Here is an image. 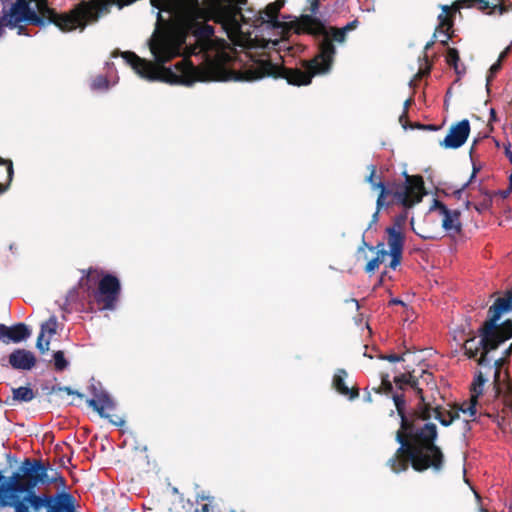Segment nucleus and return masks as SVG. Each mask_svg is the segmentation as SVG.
<instances>
[{
	"label": "nucleus",
	"mask_w": 512,
	"mask_h": 512,
	"mask_svg": "<svg viewBox=\"0 0 512 512\" xmlns=\"http://www.w3.org/2000/svg\"><path fill=\"white\" fill-rule=\"evenodd\" d=\"M366 400H367V401H371V396H370V395H368V396L366 397Z\"/></svg>",
	"instance_id": "61"
},
{
	"label": "nucleus",
	"mask_w": 512,
	"mask_h": 512,
	"mask_svg": "<svg viewBox=\"0 0 512 512\" xmlns=\"http://www.w3.org/2000/svg\"><path fill=\"white\" fill-rule=\"evenodd\" d=\"M480 512H488V510L484 509L483 507H480Z\"/></svg>",
	"instance_id": "59"
},
{
	"label": "nucleus",
	"mask_w": 512,
	"mask_h": 512,
	"mask_svg": "<svg viewBox=\"0 0 512 512\" xmlns=\"http://www.w3.org/2000/svg\"><path fill=\"white\" fill-rule=\"evenodd\" d=\"M436 419H438L443 426H449L453 422L452 417L446 418L440 412H437Z\"/></svg>",
	"instance_id": "36"
},
{
	"label": "nucleus",
	"mask_w": 512,
	"mask_h": 512,
	"mask_svg": "<svg viewBox=\"0 0 512 512\" xmlns=\"http://www.w3.org/2000/svg\"><path fill=\"white\" fill-rule=\"evenodd\" d=\"M502 67V62L500 61H496L489 69L488 71V74L486 76V88H487V91H489V86H490V83L492 81V79L494 78L495 74L501 69Z\"/></svg>",
	"instance_id": "28"
},
{
	"label": "nucleus",
	"mask_w": 512,
	"mask_h": 512,
	"mask_svg": "<svg viewBox=\"0 0 512 512\" xmlns=\"http://www.w3.org/2000/svg\"><path fill=\"white\" fill-rule=\"evenodd\" d=\"M446 61L447 63L454 68L455 72L460 75L461 72L459 70V53L457 49L448 47L446 51Z\"/></svg>",
	"instance_id": "20"
},
{
	"label": "nucleus",
	"mask_w": 512,
	"mask_h": 512,
	"mask_svg": "<svg viewBox=\"0 0 512 512\" xmlns=\"http://www.w3.org/2000/svg\"><path fill=\"white\" fill-rule=\"evenodd\" d=\"M388 235L389 255L391 256V262L389 267L396 269L401 262L402 252L404 248V235L401 232V223L399 220L395 221L393 226L386 228Z\"/></svg>",
	"instance_id": "8"
},
{
	"label": "nucleus",
	"mask_w": 512,
	"mask_h": 512,
	"mask_svg": "<svg viewBox=\"0 0 512 512\" xmlns=\"http://www.w3.org/2000/svg\"><path fill=\"white\" fill-rule=\"evenodd\" d=\"M512 311V289L506 293L505 297L497 298L494 304L489 308L488 314L492 321L498 323L501 315Z\"/></svg>",
	"instance_id": "14"
},
{
	"label": "nucleus",
	"mask_w": 512,
	"mask_h": 512,
	"mask_svg": "<svg viewBox=\"0 0 512 512\" xmlns=\"http://www.w3.org/2000/svg\"><path fill=\"white\" fill-rule=\"evenodd\" d=\"M4 27H7V23L4 20V15L0 18V37L2 36L4 32Z\"/></svg>",
	"instance_id": "44"
},
{
	"label": "nucleus",
	"mask_w": 512,
	"mask_h": 512,
	"mask_svg": "<svg viewBox=\"0 0 512 512\" xmlns=\"http://www.w3.org/2000/svg\"><path fill=\"white\" fill-rule=\"evenodd\" d=\"M309 10H310V14H303V15H301V17L299 19V22H298V30H299V32L304 33V29H303V27L301 25L302 17H304V16L316 17V15L318 13V10H319V0H311Z\"/></svg>",
	"instance_id": "26"
},
{
	"label": "nucleus",
	"mask_w": 512,
	"mask_h": 512,
	"mask_svg": "<svg viewBox=\"0 0 512 512\" xmlns=\"http://www.w3.org/2000/svg\"><path fill=\"white\" fill-rule=\"evenodd\" d=\"M487 379L483 376V374L481 372L478 373V375L476 376L475 378V381H474V393L479 395L482 393V388L484 386V384L486 383Z\"/></svg>",
	"instance_id": "30"
},
{
	"label": "nucleus",
	"mask_w": 512,
	"mask_h": 512,
	"mask_svg": "<svg viewBox=\"0 0 512 512\" xmlns=\"http://www.w3.org/2000/svg\"><path fill=\"white\" fill-rule=\"evenodd\" d=\"M57 328V318L55 316H51L48 321L41 325L42 332H48L50 335H54L56 333Z\"/></svg>",
	"instance_id": "25"
},
{
	"label": "nucleus",
	"mask_w": 512,
	"mask_h": 512,
	"mask_svg": "<svg viewBox=\"0 0 512 512\" xmlns=\"http://www.w3.org/2000/svg\"><path fill=\"white\" fill-rule=\"evenodd\" d=\"M421 378L423 381L427 382L432 378V375L431 373L427 372V371H423L422 372V375H421Z\"/></svg>",
	"instance_id": "46"
},
{
	"label": "nucleus",
	"mask_w": 512,
	"mask_h": 512,
	"mask_svg": "<svg viewBox=\"0 0 512 512\" xmlns=\"http://www.w3.org/2000/svg\"><path fill=\"white\" fill-rule=\"evenodd\" d=\"M433 43H434V41H433V40H432V41H430V42H428V43L425 45V50L427 51L428 49H430V48H431V46L433 45Z\"/></svg>",
	"instance_id": "53"
},
{
	"label": "nucleus",
	"mask_w": 512,
	"mask_h": 512,
	"mask_svg": "<svg viewBox=\"0 0 512 512\" xmlns=\"http://www.w3.org/2000/svg\"><path fill=\"white\" fill-rule=\"evenodd\" d=\"M156 13V27L149 38V49L156 67L149 61V81L161 80L170 84L192 86L208 78L188 59L182 58L173 66H166L171 59L182 55L187 37L206 40L214 35L208 21L220 25L233 48L218 53L217 64L223 70L215 80L255 81L264 77L284 78L295 86L308 85L316 75L328 74L337 53L334 43L344 44L347 34L355 30L357 19L342 28H335L317 17L304 16L301 25L304 33L317 41L318 52L300 67L286 68L279 65L280 50L287 42L253 36L264 24L278 28V12L284 0L270 3L263 11L247 17L242 5L247 0H150Z\"/></svg>",
	"instance_id": "1"
},
{
	"label": "nucleus",
	"mask_w": 512,
	"mask_h": 512,
	"mask_svg": "<svg viewBox=\"0 0 512 512\" xmlns=\"http://www.w3.org/2000/svg\"><path fill=\"white\" fill-rule=\"evenodd\" d=\"M505 357H508L512 354V343L510 344V346L505 350Z\"/></svg>",
	"instance_id": "50"
},
{
	"label": "nucleus",
	"mask_w": 512,
	"mask_h": 512,
	"mask_svg": "<svg viewBox=\"0 0 512 512\" xmlns=\"http://www.w3.org/2000/svg\"><path fill=\"white\" fill-rule=\"evenodd\" d=\"M121 292L119 279L106 274L99 281L98 288L94 292V298L97 304L101 305L100 310H115L117 301Z\"/></svg>",
	"instance_id": "6"
},
{
	"label": "nucleus",
	"mask_w": 512,
	"mask_h": 512,
	"mask_svg": "<svg viewBox=\"0 0 512 512\" xmlns=\"http://www.w3.org/2000/svg\"><path fill=\"white\" fill-rule=\"evenodd\" d=\"M0 165H5L7 170V178L8 181L6 184H0V193H4L8 190L10 187V184L14 177V168H13V162L10 159H4L0 157Z\"/></svg>",
	"instance_id": "18"
},
{
	"label": "nucleus",
	"mask_w": 512,
	"mask_h": 512,
	"mask_svg": "<svg viewBox=\"0 0 512 512\" xmlns=\"http://www.w3.org/2000/svg\"><path fill=\"white\" fill-rule=\"evenodd\" d=\"M511 51V47L508 46L506 47L499 55L498 57V60L497 61H500V62H503V60L508 56V54L510 53Z\"/></svg>",
	"instance_id": "40"
},
{
	"label": "nucleus",
	"mask_w": 512,
	"mask_h": 512,
	"mask_svg": "<svg viewBox=\"0 0 512 512\" xmlns=\"http://www.w3.org/2000/svg\"><path fill=\"white\" fill-rule=\"evenodd\" d=\"M449 28L450 27L448 26H441V24H439L434 33V37H441L439 41L444 46L448 45V41L451 38L450 34L448 33Z\"/></svg>",
	"instance_id": "24"
},
{
	"label": "nucleus",
	"mask_w": 512,
	"mask_h": 512,
	"mask_svg": "<svg viewBox=\"0 0 512 512\" xmlns=\"http://www.w3.org/2000/svg\"><path fill=\"white\" fill-rule=\"evenodd\" d=\"M500 361H501V359L494 360V366L496 367V370H495V375L496 376L498 375V369H499V366H500Z\"/></svg>",
	"instance_id": "49"
},
{
	"label": "nucleus",
	"mask_w": 512,
	"mask_h": 512,
	"mask_svg": "<svg viewBox=\"0 0 512 512\" xmlns=\"http://www.w3.org/2000/svg\"><path fill=\"white\" fill-rule=\"evenodd\" d=\"M112 66H113V63H110V62H107V63H106V67H107V69H108V70H109Z\"/></svg>",
	"instance_id": "57"
},
{
	"label": "nucleus",
	"mask_w": 512,
	"mask_h": 512,
	"mask_svg": "<svg viewBox=\"0 0 512 512\" xmlns=\"http://www.w3.org/2000/svg\"><path fill=\"white\" fill-rule=\"evenodd\" d=\"M387 390L391 391L393 389L392 384L390 382L386 383Z\"/></svg>",
	"instance_id": "55"
},
{
	"label": "nucleus",
	"mask_w": 512,
	"mask_h": 512,
	"mask_svg": "<svg viewBox=\"0 0 512 512\" xmlns=\"http://www.w3.org/2000/svg\"><path fill=\"white\" fill-rule=\"evenodd\" d=\"M9 364L16 370H31L36 363L34 354L26 349H15L9 355Z\"/></svg>",
	"instance_id": "12"
},
{
	"label": "nucleus",
	"mask_w": 512,
	"mask_h": 512,
	"mask_svg": "<svg viewBox=\"0 0 512 512\" xmlns=\"http://www.w3.org/2000/svg\"><path fill=\"white\" fill-rule=\"evenodd\" d=\"M364 356L369 357V358H373L372 355H368L367 353H364Z\"/></svg>",
	"instance_id": "60"
},
{
	"label": "nucleus",
	"mask_w": 512,
	"mask_h": 512,
	"mask_svg": "<svg viewBox=\"0 0 512 512\" xmlns=\"http://www.w3.org/2000/svg\"><path fill=\"white\" fill-rule=\"evenodd\" d=\"M495 3H494V7H499L500 9V13H504L506 11V8L504 7V4H503V1L504 0H493Z\"/></svg>",
	"instance_id": "42"
},
{
	"label": "nucleus",
	"mask_w": 512,
	"mask_h": 512,
	"mask_svg": "<svg viewBox=\"0 0 512 512\" xmlns=\"http://www.w3.org/2000/svg\"><path fill=\"white\" fill-rule=\"evenodd\" d=\"M442 13L438 16L439 24L441 26H452V22L449 20L447 13L449 12V6L448 5H442L441 6Z\"/></svg>",
	"instance_id": "29"
},
{
	"label": "nucleus",
	"mask_w": 512,
	"mask_h": 512,
	"mask_svg": "<svg viewBox=\"0 0 512 512\" xmlns=\"http://www.w3.org/2000/svg\"><path fill=\"white\" fill-rule=\"evenodd\" d=\"M232 512H235V511H232Z\"/></svg>",
	"instance_id": "63"
},
{
	"label": "nucleus",
	"mask_w": 512,
	"mask_h": 512,
	"mask_svg": "<svg viewBox=\"0 0 512 512\" xmlns=\"http://www.w3.org/2000/svg\"><path fill=\"white\" fill-rule=\"evenodd\" d=\"M413 83H414V81H413V80H410L409 85H410V86H412V85H413Z\"/></svg>",
	"instance_id": "62"
},
{
	"label": "nucleus",
	"mask_w": 512,
	"mask_h": 512,
	"mask_svg": "<svg viewBox=\"0 0 512 512\" xmlns=\"http://www.w3.org/2000/svg\"><path fill=\"white\" fill-rule=\"evenodd\" d=\"M378 220H379V210L377 209V210L373 213L372 218H371V221H370V223H369V225H368V227H367L366 231H367V230H369V229H371V228H372V226L378 222Z\"/></svg>",
	"instance_id": "38"
},
{
	"label": "nucleus",
	"mask_w": 512,
	"mask_h": 512,
	"mask_svg": "<svg viewBox=\"0 0 512 512\" xmlns=\"http://www.w3.org/2000/svg\"><path fill=\"white\" fill-rule=\"evenodd\" d=\"M469 134L470 122L467 119H463L451 126L444 140L440 142V145L450 149L460 148L466 142Z\"/></svg>",
	"instance_id": "10"
},
{
	"label": "nucleus",
	"mask_w": 512,
	"mask_h": 512,
	"mask_svg": "<svg viewBox=\"0 0 512 512\" xmlns=\"http://www.w3.org/2000/svg\"><path fill=\"white\" fill-rule=\"evenodd\" d=\"M77 295V290L75 288L71 289L66 297V302L73 301Z\"/></svg>",
	"instance_id": "41"
},
{
	"label": "nucleus",
	"mask_w": 512,
	"mask_h": 512,
	"mask_svg": "<svg viewBox=\"0 0 512 512\" xmlns=\"http://www.w3.org/2000/svg\"><path fill=\"white\" fill-rule=\"evenodd\" d=\"M405 181L397 186L394 195L395 198L404 206L411 207L421 201V191L424 182L421 176H410L406 171L403 172Z\"/></svg>",
	"instance_id": "7"
},
{
	"label": "nucleus",
	"mask_w": 512,
	"mask_h": 512,
	"mask_svg": "<svg viewBox=\"0 0 512 512\" xmlns=\"http://www.w3.org/2000/svg\"><path fill=\"white\" fill-rule=\"evenodd\" d=\"M387 255H389L387 250H378L376 252V257H374L367 263L365 267V272L372 273L379 266V264L384 261V258Z\"/></svg>",
	"instance_id": "19"
},
{
	"label": "nucleus",
	"mask_w": 512,
	"mask_h": 512,
	"mask_svg": "<svg viewBox=\"0 0 512 512\" xmlns=\"http://www.w3.org/2000/svg\"><path fill=\"white\" fill-rule=\"evenodd\" d=\"M393 401L401 417L400 429L396 433V441L400 444L396 455L387 461V465L395 473L408 468L409 464L419 472L431 468L438 473L443 468L444 455L434 441L437 438V427L426 423L416 430L405 416V399L403 395L394 394Z\"/></svg>",
	"instance_id": "3"
},
{
	"label": "nucleus",
	"mask_w": 512,
	"mask_h": 512,
	"mask_svg": "<svg viewBox=\"0 0 512 512\" xmlns=\"http://www.w3.org/2000/svg\"><path fill=\"white\" fill-rule=\"evenodd\" d=\"M90 87L94 91L108 90L110 87V80L106 76L98 75L92 80Z\"/></svg>",
	"instance_id": "21"
},
{
	"label": "nucleus",
	"mask_w": 512,
	"mask_h": 512,
	"mask_svg": "<svg viewBox=\"0 0 512 512\" xmlns=\"http://www.w3.org/2000/svg\"><path fill=\"white\" fill-rule=\"evenodd\" d=\"M461 411L465 414H469L470 416H475L476 412H477L476 411V402L463 404L461 407Z\"/></svg>",
	"instance_id": "32"
},
{
	"label": "nucleus",
	"mask_w": 512,
	"mask_h": 512,
	"mask_svg": "<svg viewBox=\"0 0 512 512\" xmlns=\"http://www.w3.org/2000/svg\"><path fill=\"white\" fill-rule=\"evenodd\" d=\"M471 489L473 490L477 501H480V495L472 487H471Z\"/></svg>",
	"instance_id": "56"
},
{
	"label": "nucleus",
	"mask_w": 512,
	"mask_h": 512,
	"mask_svg": "<svg viewBox=\"0 0 512 512\" xmlns=\"http://www.w3.org/2000/svg\"><path fill=\"white\" fill-rule=\"evenodd\" d=\"M413 102V99L410 97L408 98L405 102H404V111L402 113V115H400L399 117V121L400 123L402 124V127L406 130L407 129V124L406 123H403V119L407 116V110H408V107L411 105V103Z\"/></svg>",
	"instance_id": "33"
},
{
	"label": "nucleus",
	"mask_w": 512,
	"mask_h": 512,
	"mask_svg": "<svg viewBox=\"0 0 512 512\" xmlns=\"http://www.w3.org/2000/svg\"><path fill=\"white\" fill-rule=\"evenodd\" d=\"M58 482L65 486V479L56 468L40 459L25 458L8 479L0 471V507H12L15 512H75L69 493H35L39 484Z\"/></svg>",
	"instance_id": "2"
},
{
	"label": "nucleus",
	"mask_w": 512,
	"mask_h": 512,
	"mask_svg": "<svg viewBox=\"0 0 512 512\" xmlns=\"http://www.w3.org/2000/svg\"><path fill=\"white\" fill-rule=\"evenodd\" d=\"M53 360H54V367H55L56 371H59V372L65 370L69 365V362L67 361V359L64 356V352L61 350L54 352Z\"/></svg>",
	"instance_id": "22"
},
{
	"label": "nucleus",
	"mask_w": 512,
	"mask_h": 512,
	"mask_svg": "<svg viewBox=\"0 0 512 512\" xmlns=\"http://www.w3.org/2000/svg\"><path fill=\"white\" fill-rule=\"evenodd\" d=\"M363 10L367 11V12H373L375 10L374 8V5H368L366 8H364Z\"/></svg>",
	"instance_id": "52"
},
{
	"label": "nucleus",
	"mask_w": 512,
	"mask_h": 512,
	"mask_svg": "<svg viewBox=\"0 0 512 512\" xmlns=\"http://www.w3.org/2000/svg\"><path fill=\"white\" fill-rule=\"evenodd\" d=\"M52 391H53V392H56V391H65V392H66L67 394H69V395H76V396H77V397H79V398H83V397H84V395H83L81 392H79V391H77V390H73V389H72L71 387H69V386H54V387L52 388Z\"/></svg>",
	"instance_id": "31"
},
{
	"label": "nucleus",
	"mask_w": 512,
	"mask_h": 512,
	"mask_svg": "<svg viewBox=\"0 0 512 512\" xmlns=\"http://www.w3.org/2000/svg\"><path fill=\"white\" fill-rule=\"evenodd\" d=\"M412 354L410 349H406L405 352L402 353V355H396V354H379L377 357L381 360H387L389 362H405L407 358Z\"/></svg>",
	"instance_id": "23"
},
{
	"label": "nucleus",
	"mask_w": 512,
	"mask_h": 512,
	"mask_svg": "<svg viewBox=\"0 0 512 512\" xmlns=\"http://www.w3.org/2000/svg\"><path fill=\"white\" fill-rule=\"evenodd\" d=\"M389 304H390V305H402V306H406V304H405L402 300H400V299H398V298H392V299L390 300Z\"/></svg>",
	"instance_id": "43"
},
{
	"label": "nucleus",
	"mask_w": 512,
	"mask_h": 512,
	"mask_svg": "<svg viewBox=\"0 0 512 512\" xmlns=\"http://www.w3.org/2000/svg\"><path fill=\"white\" fill-rule=\"evenodd\" d=\"M35 398V392L28 386H21L12 389V399L8 402L10 405L15 403H27Z\"/></svg>",
	"instance_id": "16"
},
{
	"label": "nucleus",
	"mask_w": 512,
	"mask_h": 512,
	"mask_svg": "<svg viewBox=\"0 0 512 512\" xmlns=\"http://www.w3.org/2000/svg\"><path fill=\"white\" fill-rule=\"evenodd\" d=\"M49 345H50V341L49 340H46L45 342H41V346H36L37 349L41 352V353H45L46 351L49 350Z\"/></svg>",
	"instance_id": "39"
},
{
	"label": "nucleus",
	"mask_w": 512,
	"mask_h": 512,
	"mask_svg": "<svg viewBox=\"0 0 512 512\" xmlns=\"http://www.w3.org/2000/svg\"><path fill=\"white\" fill-rule=\"evenodd\" d=\"M374 248H375V250H377V251H378V250H386V249H385V246H384V243H382V242L378 243V244H377V246H376V247H374Z\"/></svg>",
	"instance_id": "51"
},
{
	"label": "nucleus",
	"mask_w": 512,
	"mask_h": 512,
	"mask_svg": "<svg viewBox=\"0 0 512 512\" xmlns=\"http://www.w3.org/2000/svg\"><path fill=\"white\" fill-rule=\"evenodd\" d=\"M461 6L472 7L476 4L479 5L481 10H486L490 7V2L487 0H459Z\"/></svg>",
	"instance_id": "27"
},
{
	"label": "nucleus",
	"mask_w": 512,
	"mask_h": 512,
	"mask_svg": "<svg viewBox=\"0 0 512 512\" xmlns=\"http://www.w3.org/2000/svg\"><path fill=\"white\" fill-rule=\"evenodd\" d=\"M351 301H352V302H354V303L356 304L357 308H359V304H358V301H357V300H355V299H351Z\"/></svg>",
	"instance_id": "58"
},
{
	"label": "nucleus",
	"mask_w": 512,
	"mask_h": 512,
	"mask_svg": "<svg viewBox=\"0 0 512 512\" xmlns=\"http://www.w3.org/2000/svg\"><path fill=\"white\" fill-rule=\"evenodd\" d=\"M430 211H438L442 216V228L449 234H458L462 230V224L460 221L461 212L457 209L451 210L447 206L434 199L433 205L430 207Z\"/></svg>",
	"instance_id": "9"
},
{
	"label": "nucleus",
	"mask_w": 512,
	"mask_h": 512,
	"mask_svg": "<svg viewBox=\"0 0 512 512\" xmlns=\"http://www.w3.org/2000/svg\"><path fill=\"white\" fill-rule=\"evenodd\" d=\"M477 144V140H474L471 148H470V151H469V155H470V159L472 161V166H473V170H472V173H474V175H476L480 168L476 166L475 162H474V159H473V153H474V149H475V145Z\"/></svg>",
	"instance_id": "34"
},
{
	"label": "nucleus",
	"mask_w": 512,
	"mask_h": 512,
	"mask_svg": "<svg viewBox=\"0 0 512 512\" xmlns=\"http://www.w3.org/2000/svg\"><path fill=\"white\" fill-rule=\"evenodd\" d=\"M44 335H45V333L42 332V330H41L40 334H39V336L37 338L36 346H41V342H43Z\"/></svg>",
	"instance_id": "47"
},
{
	"label": "nucleus",
	"mask_w": 512,
	"mask_h": 512,
	"mask_svg": "<svg viewBox=\"0 0 512 512\" xmlns=\"http://www.w3.org/2000/svg\"><path fill=\"white\" fill-rule=\"evenodd\" d=\"M366 248H367V249H369L370 251H374V250H375L374 246H371V245H369V244L366 242V240H365V234H363V236H362V240H361V245L358 247L357 252H358V253L364 252Z\"/></svg>",
	"instance_id": "35"
},
{
	"label": "nucleus",
	"mask_w": 512,
	"mask_h": 512,
	"mask_svg": "<svg viewBox=\"0 0 512 512\" xmlns=\"http://www.w3.org/2000/svg\"><path fill=\"white\" fill-rule=\"evenodd\" d=\"M478 331L479 339L475 335L470 336L464 341L462 348L469 359L476 360L482 367H490L493 360L489 357L490 352L512 338V320L498 324L489 316Z\"/></svg>",
	"instance_id": "4"
},
{
	"label": "nucleus",
	"mask_w": 512,
	"mask_h": 512,
	"mask_svg": "<svg viewBox=\"0 0 512 512\" xmlns=\"http://www.w3.org/2000/svg\"><path fill=\"white\" fill-rule=\"evenodd\" d=\"M347 376L348 374L345 369H337L332 379V386L339 394L354 400L358 397L359 392L346 385L345 380Z\"/></svg>",
	"instance_id": "13"
},
{
	"label": "nucleus",
	"mask_w": 512,
	"mask_h": 512,
	"mask_svg": "<svg viewBox=\"0 0 512 512\" xmlns=\"http://www.w3.org/2000/svg\"><path fill=\"white\" fill-rule=\"evenodd\" d=\"M512 190H510V187H508L506 190L499 191V195L505 199L511 194Z\"/></svg>",
	"instance_id": "45"
},
{
	"label": "nucleus",
	"mask_w": 512,
	"mask_h": 512,
	"mask_svg": "<svg viewBox=\"0 0 512 512\" xmlns=\"http://www.w3.org/2000/svg\"><path fill=\"white\" fill-rule=\"evenodd\" d=\"M496 119H497L496 111H495V109L492 108V109H490V120L496 121Z\"/></svg>",
	"instance_id": "48"
},
{
	"label": "nucleus",
	"mask_w": 512,
	"mask_h": 512,
	"mask_svg": "<svg viewBox=\"0 0 512 512\" xmlns=\"http://www.w3.org/2000/svg\"><path fill=\"white\" fill-rule=\"evenodd\" d=\"M30 335L31 331L24 323H17L10 327L0 323V341L2 343H19L29 338Z\"/></svg>",
	"instance_id": "11"
},
{
	"label": "nucleus",
	"mask_w": 512,
	"mask_h": 512,
	"mask_svg": "<svg viewBox=\"0 0 512 512\" xmlns=\"http://www.w3.org/2000/svg\"><path fill=\"white\" fill-rule=\"evenodd\" d=\"M209 511V507L207 504L203 505L202 506V512H208Z\"/></svg>",
	"instance_id": "54"
},
{
	"label": "nucleus",
	"mask_w": 512,
	"mask_h": 512,
	"mask_svg": "<svg viewBox=\"0 0 512 512\" xmlns=\"http://www.w3.org/2000/svg\"><path fill=\"white\" fill-rule=\"evenodd\" d=\"M394 382L399 386L400 389H403L404 385H409L415 392L420 396V399L423 401L422 390L419 387V379L414 376L410 371L407 373L398 375L394 378Z\"/></svg>",
	"instance_id": "15"
},
{
	"label": "nucleus",
	"mask_w": 512,
	"mask_h": 512,
	"mask_svg": "<svg viewBox=\"0 0 512 512\" xmlns=\"http://www.w3.org/2000/svg\"><path fill=\"white\" fill-rule=\"evenodd\" d=\"M475 177H476V175H474V173H472V174H471V176H470V178H469V180H468V181H467V182L462 186V188H461V189H459V190H457V191L455 192V194L457 195V197H458V198H459V197H460V195L462 194L463 190H464V189H466V188L469 186V184L472 182V180H473Z\"/></svg>",
	"instance_id": "37"
},
{
	"label": "nucleus",
	"mask_w": 512,
	"mask_h": 512,
	"mask_svg": "<svg viewBox=\"0 0 512 512\" xmlns=\"http://www.w3.org/2000/svg\"><path fill=\"white\" fill-rule=\"evenodd\" d=\"M89 390L93 397L86 401L88 406L96 411L101 418L108 419L111 424L119 427L124 426V418L106 412L114 410L116 408V402L110 394L103 389L101 383L93 380L89 386Z\"/></svg>",
	"instance_id": "5"
},
{
	"label": "nucleus",
	"mask_w": 512,
	"mask_h": 512,
	"mask_svg": "<svg viewBox=\"0 0 512 512\" xmlns=\"http://www.w3.org/2000/svg\"><path fill=\"white\" fill-rule=\"evenodd\" d=\"M370 169V174L366 177V181L371 185L372 189H380V194L377 198L376 205L378 206V210L384 205V197L387 193L386 187L383 182H375L374 178L376 175V167L374 165H370L368 167Z\"/></svg>",
	"instance_id": "17"
}]
</instances>
